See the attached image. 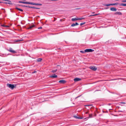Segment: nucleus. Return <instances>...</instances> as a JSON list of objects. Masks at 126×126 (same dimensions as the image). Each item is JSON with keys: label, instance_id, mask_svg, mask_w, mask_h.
Here are the masks:
<instances>
[{"label": "nucleus", "instance_id": "nucleus-1", "mask_svg": "<svg viewBox=\"0 0 126 126\" xmlns=\"http://www.w3.org/2000/svg\"><path fill=\"white\" fill-rule=\"evenodd\" d=\"M7 86L9 88H11L12 89H13L15 87L14 85L13 84H7Z\"/></svg>", "mask_w": 126, "mask_h": 126}, {"label": "nucleus", "instance_id": "nucleus-46", "mask_svg": "<svg viewBox=\"0 0 126 126\" xmlns=\"http://www.w3.org/2000/svg\"><path fill=\"white\" fill-rule=\"evenodd\" d=\"M94 12H93L92 13L94 14Z\"/></svg>", "mask_w": 126, "mask_h": 126}, {"label": "nucleus", "instance_id": "nucleus-32", "mask_svg": "<svg viewBox=\"0 0 126 126\" xmlns=\"http://www.w3.org/2000/svg\"><path fill=\"white\" fill-rule=\"evenodd\" d=\"M80 52H81L83 53H84L85 52L84 51H80Z\"/></svg>", "mask_w": 126, "mask_h": 126}, {"label": "nucleus", "instance_id": "nucleus-21", "mask_svg": "<svg viewBox=\"0 0 126 126\" xmlns=\"http://www.w3.org/2000/svg\"><path fill=\"white\" fill-rule=\"evenodd\" d=\"M30 8H34V9H40V8H37V7H31L30 6Z\"/></svg>", "mask_w": 126, "mask_h": 126}, {"label": "nucleus", "instance_id": "nucleus-45", "mask_svg": "<svg viewBox=\"0 0 126 126\" xmlns=\"http://www.w3.org/2000/svg\"><path fill=\"white\" fill-rule=\"evenodd\" d=\"M55 19H54V21H55Z\"/></svg>", "mask_w": 126, "mask_h": 126}, {"label": "nucleus", "instance_id": "nucleus-10", "mask_svg": "<svg viewBox=\"0 0 126 126\" xmlns=\"http://www.w3.org/2000/svg\"><path fill=\"white\" fill-rule=\"evenodd\" d=\"M110 10L113 11H116L117 10V9L114 7H111L110 9Z\"/></svg>", "mask_w": 126, "mask_h": 126}, {"label": "nucleus", "instance_id": "nucleus-9", "mask_svg": "<svg viewBox=\"0 0 126 126\" xmlns=\"http://www.w3.org/2000/svg\"><path fill=\"white\" fill-rule=\"evenodd\" d=\"M81 80V79L79 78H76L74 79V81L75 82H77Z\"/></svg>", "mask_w": 126, "mask_h": 126}, {"label": "nucleus", "instance_id": "nucleus-38", "mask_svg": "<svg viewBox=\"0 0 126 126\" xmlns=\"http://www.w3.org/2000/svg\"><path fill=\"white\" fill-rule=\"evenodd\" d=\"M42 28L41 27H40L38 28V29H42Z\"/></svg>", "mask_w": 126, "mask_h": 126}, {"label": "nucleus", "instance_id": "nucleus-13", "mask_svg": "<svg viewBox=\"0 0 126 126\" xmlns=\"http://www.w3.org/2000/svg\"><path fill=\"white\" fill-rule=\"evenodd\" d=\"M23 40H15L14 41L15 42H19L22 41Z\"/></svg>", "mask_w": 126, "mask_h": 126}, {"label": "nucleus", "instance_id": "nucleus-8", "mask_svg": "<svg viewBox=\"0 0 126 126\" xmlns=\"http://www.w3.org/2000/svg\"><path fill=\"white\" fill-rule=\"evenodd\" d=\"M8 0L10 1H7L8 2H4V3L5 4H9L10 5H12L13 4V3H12L11 1L9 0Z\"/></svg>", "mask_w": 126, "mask_h": 126}, {"label": "nucleus", "instance_id": "nucleus-47", "mask_svg": "<svg viewBox=\"0 0 126 126\" xmlns=\"http://www.w3.org/2000/svg\"><path fill=\"white\" fill-rule=\"evenodd\" d=\"M2 3V2H0V3Z\"/></svg>", "mask_w": 126, "mask_h": 126}, {"label": "nucleus", "instance_id": "nucleus-34", "mask_svg": "<svg viewBox=\"0 0 126 126\" xmlns=\"http://www.w3.org/2000/svg\"><path fill=\"white\" fill-rule=\"evenodd\" d=\"M103 112L104 113H105V112H108V111H104L103 110Z\"/></svg>", "mask_w": 126, "mask_h": 126}, {"label": "nucleus", "instance_id": "nucleus-23", "mask_svg": "<svg viewBox=\"0 0 126 126\" xmlns=\"http://www.w3.org/2000/svg\"><path fill=\"white\" fill-rule=\"evenodd\" d=\"M57 69H56L55 70H53L51 71V72L53 73H55L57 71Z\"/></svg>", "mask_w": 126, "mask_h": 126}, {"label": "nucleus", "instance_id": "nucleus-18", "mask_svg": "<svg viewBox=\"0 0 126 126\" xmlns=\"http://www.w3.org/2000/svg\"><path fill=\"white\" fill-rule=\"evenodd\" d=\"M34 26V25H32L30 26H29V27L28 28V29H31Z\"/></svg>", "mask_w": 126, "mask_h": 126}, {"label": "nucleus", "instance_id": "nucleus-43", "mask_svg": "<svg viewBox=\"0 0 126 126\" xmlns=\"http://www.w3.org/2000/svg\"><path fill=\"white\" fill-rule=\"evenodd\" d=\"M86 114H87V113H88V112H86Z\"/></svg>", "mask_w": 126, "mask_h": 126}, {"label": "nucleus", "instance_id": "nucleus-44", "mask_svg": "<svg viewBox=\"0 0 126 126\" xmlns=\"http://www.w3.org/2000/svg\"><path fill=\"white\" fill-rule=\"evenodd\" d=\"M60 21H62V19H61Z\"/></svg>", "mask_w": 126, "mask_h": 126}, {"label": "nucleus", "instance_id": "nucleus-26", "mask_svg": "<svg viewBox=\"0 0 126 126\" xmlns=\"http://www.w3.org/2000/svg\"><path fill=\"white\" fill-rule=\"evenodd\" d=\"M89 117L90 118H91L92 117V114H89Z\"/></svg>", "mask_w": 126, "mask_h": 126}, {"label": "nucleus", "instance_id": "nucleus-2", "mask_svg": "<svg viewBox=\"0 0 126 126\" xmlns=\"http://www.w3.org/2000/svg\"><path fill=\"white\" fill-rule=\"evenodd\" d=\"M7 50L12 53H16V51L13 50V49L11 48H10L9 49H7Z\"/></svg>", "mask_w": 126, "mask_h": 126}, {"label": "nucleus", "instance_id": "nucleus-29", "mask_svg": "<svg viewBox=\"0 0 126 126\" xmlns=\"http://www.w3.org/2000/svg\"><path fill=\"white\" fill-rule=\"evenodd\" d=\"M85 23V22H84V23H81L80 24V25L81 26L82 25H83V24H84Z\"/></svg>", "mask_w": 126, "mask_h": 126}, {"label": "nucleus", "instance_id": "nucleus-20", "mask_svg": "<svg viewBox=\"0 0 126 126\" xmlns=\"http://www.w3.org/2000/svg\"><path fill=\"white\" fill-rule=\"evenodd\" d=\"M21 6H22V7H28V8H30V6H26V5H21Z\"/></svg>", "mask_w": 126, "mask_h": 126}, {"label": "nucleus", "instance_id": "nucleus-31", "mask_svg": "<svg viewBox=\"0 0 126 126\" xmlns=\"http://www.w3.org/2000/svg\"><path fill=\"white\" fill-rule=\"evenodd\" d=\"M122 2H126V0H124L122 1Z\"/></svg>", "mask_w": 126, "mask_h": 126}, {"label": "nucleus", "instance_id": "nucleus-19", "mask_svg": "<svg viewBox=\"0 0 126 126\" xmlns=\"http://www.w3.org/2000/svg\"><path fill=\"white\" fill-rule=\"evenodd\" d=\"M120 5V6H126V3L125 4L122 3Z\"/></svg>", "mask_w": 126, "mask_h": 126}, {"label": "nucleus", "instance_id": "nucleus-41", "mask_svg": "<svg viewBox=\"0 0 126 126\" xmlns=\"http://www.w3.org/2000/svg\"><path fill=\"white\" fill-rule=\"evenodd\" d=\"M21 5H19V4L17 5H18V6H21Z\"/></svg>", "mask_w": 126, "mask_h": 126}, {"label": "nucleus", "instance_id": "nucleus-12", "mask_svg": "<svg viewBox=\"0 0 126 126\" xmlns=\"http://www.w3.org/2000/svg\"><path fill=\"white\" fill-rule=\"evenodd\" d=\"M57 75H55V74H54L53 75H51L50 76V77L51 78H56L57 77Z\"/></svg>", "mask_w": 126, "mask_h": 126}, {"label": "nucleus", "instance_id": "nucleus-27", "mask_svg": "<svg viewBox=\"0 0 126 126\" xmlns=\"http://www.w3.org/2000/svg\"><path fill=\"white\" fill-rule=\"evenodd\" d=\"M97 15H98V14H95V15H91L89 16H95Z\"/></svg>", "mask_w": 126, "mask_h": 126}, {"label": "nucleus", "instance_id": "nucleus-14", "mask_svg": "<svg viewBox=\"0 0 126 126\" xmlns=\"http://www.w3.org/2000/svg\"><path fill=\"white\" fill-rule=\"evenodd\" d=\"M42 60V58H39L37 59V62H41Z\"/></svg>", "mask_w": 126, "mask_h": 126}, {"label": "nucleus", "instance_id": "nucleus-22", "mask_svg": "<svg viewBox=\"0 0 126 126\" xmlns=\"http://www.w3.org/2000/svg\"><path fill=\"white\" fill-rule=\"evenodd\" d=\"M110 5V4H106L104 5L105 6H108Z\"/></svg>", "mask_w": 126, "mask_h": 126}, {"label": "nucleus", "instance_id": "nucleus-25", "mask_svg": "<svg viewBox=\"0 0 126 126\" xmlns=\"http://www.w3.org/2000/svg\"><path fill=\"white\" fill-rule=\"evenodd\" d=\"M84 18H78V20H81Z\"/></svg>", "mask_w": 126, "mask_h": 126}, {"label": "nucleus", "instance_id": "nucleus-49", "mask_svg": "<svg viewBox=\"0 0 126 126\" xmlns=\"http://www.w3.org/2000/svg\"><path fill=\"white\" fill-rule=\"evenodd\" d=\"M86 106H89V105H86Z\"/></svg>", "mask_w": 126, "mask_h": 126}, {"label": "nucleus", "instance_id": "nucleus-28", "mask_svg": "<svg viewBox=\"0 0 126 126\" xmlns=\"http://www.w3.org/2000/svg\"><path fill=\"white\" fill-rule=\"evenodd\" d=\"M74 117L76 118L77 119H79L80 118V117H78L76 116H74Z\"/></svg>", "mask_w": 126, "mask_h": 126}, {"label": "nucleus", "instance_id": "nucleus-7", "mask_svg": "<svg viewBox=\"0 0 126 126\" xmlns=\"http://www.w3.org/2000/svg\"><path fill=\"white\" fill-rule=\"evenodd\" d=\"M66 81L63 80H62L59 81V82L62 84H64L66 83Z\"/></svg>", "mask_w": 126, "mask_h": 126}, {"label": "nucleus", "instance_id": "nucleus-40", "mask_svg": "<svg viewBox=\"0 0 126 126\" xmlns=\"http://www.w3.org/2000/svg\"><path fill=\"white\" fill-rule=\"evenodd\" d=\"M36 72V71H34L33 72V73H35Z\"/></svg>", "mask_w": 126, "mask_h": 126}, {"label": "nucleus", "instance_id": "nucleus-37", "mask_svg": "<svg viewBox=\"0 0 126 126\" xmlns=\"http://www.w3.org/2000/svg\"><path fill=\"white\" fill-rule=\"evenodd\" d=\"M118 112H123V111H122L121 110H118Z\"/></svg>", "mask_w": 126, "mask_h": 126}, {"label": "nucleus", "instance_id": "nucleus-33", "mask_svg": "<svg viewBox=\"0 0 126 126\" xmlns=\"http://www.w3.org/2000/svg\"><path fill=\"white\" fill-rule=\"evenodd\" d=\"M111 79V80H117V79Z\"/></svg>", "mask_w": 126, "mask_h": 126}, {"label": "nucleus", "instance_id": "nucleus-15", "mask_svg": "<svg viewBox=\"0 0 126 126\" xmlns=\"http://www.w3.org/2000/svg\"><path fill=\"white\" fill-rule=\"evenodd\" d=\"M115 14H118L119 15H122V13L120 12H117L115 13Z\"/></svg>", "mask_w": 126, "mask_h": 126}, {"label": "nucleus", "instance_id": "nucleus-35", "mask_svg": "<svg viewBox=\"0 0 126 126\" xmlns=\"http://www.w3.org/2000/svg\"><path fill=\"white\" fill-rule=\"evenodd\" d=\"M1 26H3V27H5V25L4 24H2V25H1Z\"/></svg>", "mask_w": 126, "mask_h": 126}, {"label": "nucleus", "instance_id": "nucleus-36", "mask_svg": "<svg viewBox=\"0 0 126 126\" xmlns=\"http://www.w3.org/2000/svg\"><path fill=\"white\" fill-rule=\"evenodd\" d=\"M121 103L124 104H125V102H122Z\"/></svg>", "mask_w": 126, "mask_h": 126}, {"label": "nucleus", "instance_id": "nucleus-5", "mask_svg": "<svg viewBox=\"0 0 126 126\" xmlns=\"http://www.w3.org/2000/svg\"><path fill=\"white\" fill-rule=\"evenodd\" d=\"M30 4L31 5H39V6H41L42 5V4H41L39 3H34L33 2H30Z\"/></svg>", "mask_w": 126, "mask_h": 126}, {"label": "nucleus", "instance_id": "nucleus-16", "mask_svg": "<svg viewBox=\"0 0 126 126\" xmlns=\"http://www.w3.org/2000/svg\"><path fill=\"white\" fill-rule=\"evenodd\" d=\"M16 9L19 10V11H20L21 12H23V10L22 9H20V8H19L17 7H16Z\"/></svg>", "mask_w": 126, "mask_h": 126}, {"label": "nucleus", "instance_id": "nucleus-24", "mask_svg": "<svg viewBox=\"0 0 126 126\" xmlns=\"http://www.w3.org/2000/svg\"><path fill=\"white\" fill-rule=\"evenodd\" d=\"M118 4V3H112L110 4V5H117Z\"/></svg>", "mask_w": 126, "mask_h": 126}, {"label": "nucleus", "instance_id": "nucleus-4", "mask_svg": "<svg viewBox=\"0 0 126 126\" xmlns=\"http://www.w3.org/2000/svg\"><path fill=\"white\" fill-rule=\"evenodd\" d=\"M94 50L91 49H85V52H92Z\"/></svg>", "mask_w": 126, "mask_h": 126}, {"label": "nucleus", "instance_id": "nucleus-39", "mask_svg": "<svg viewBox=\"0 0 126 126\" xmlns=\"http://www.w3.org/2000/svg\"><path fill=\"white\" fill-rule=\"evenodd\" d=\"M94 116H96V113H94Z\"/></svg>", "mask_w": 126, "mask_h": 126}, {"label": "nucleus", "instance_id": "nucleus-3", "mask_svg": "<svg viewBox=\"0 0 126 126\" xmlns=\"http://www.w3.org/2000/svg\"><path fill=\"white\" fill-rule=\"evenodd\" d=\"M89 68L93 71H96L97 70V68L94 66H91Z\"/></svg>", "mask_w": 126, "mask_h": 126}, {"label": "nucleus", "instance_id": "nucleus-17", "mask_svg": "<svg viewBox=\"0 0 126 126\" xmlns=\"http://www.w3.org/2000/svg\"><path fill=\"white\" fill-rule=\"evenodd\" d=\"M77 20H78V18H72L71 19L72 21H75Z\"/></svg>", "mask_w": 126, "mask_h": 126}, {"label": "nucleus", "instance_id": "nucleus-48", "mask_svg": "<svg viewBox=\"0 0 126 126\" xmlns=\"http://www.w3.org/2000/svg\"><path fill=\"white\" fill-rule=\"evenodd\" d=\"M57 66H60L59 65H57Z\"/></svg>", "mask_w": 126, "mask_h": 126}, {"label": "nucleus", "instance_id": "nucleus-42", "mask_svg": "<svg viewBox=\"0 0 126 126\" xmlns=\"http://www.w3.org/2000/svg\"><path fill=\"white\" fill-rule=\"evenodd\" d=\"M79 96H78L77 97H76V98H78V97H79Z\"/></svg>", "mask_w": 126, "mask_h": 126}, {"label": "nucleus", "instance_id": "nucleus-11", "mask_svg": "<svg viewBox=\"0 0 126 126\" xmlns=\"http://www.w3.org/2000/svg\"><path fill=\"white\" fill-rule=\"evenodd\" d=\"M79 25V24L77 22H76L75 24L73 23L71 25V26L72 27H74V26L77 25Z\"/></svg>", "mask_w": 126, "mask_h": 126}, {"label": "nucleus", "instance_id": "nucleus-30", "mask_svg": "<svg viewBox=\"0 0 126 126\" xmlns=\"http://www.w3.org/2000/svg\"><path fill=\"white\" fill-rule=\"evenodd\" d=\"M5 27H6V28H7L9 27H10L9 26L5 25Z\"/></svg>", "mask_w": 126, "mask_h": 126}, {"label": "nucleus", "instance_id": "nucleus-6", "mask_svg": "<svg viewBox=\"0 0 126 126\" xmlns=\"http://www.w3.org/2000/svg\"><path fill=\"white\" fill-rule=\"evenodd\" d=\"M30 2L28 1H19L18 2L19 3H23L24 4H30Z\"/></svg>", "mask_w": 126, "mask_h": 126}]
</instances>
